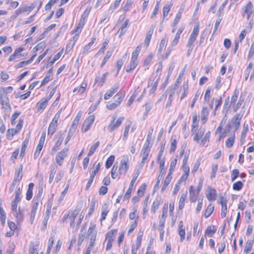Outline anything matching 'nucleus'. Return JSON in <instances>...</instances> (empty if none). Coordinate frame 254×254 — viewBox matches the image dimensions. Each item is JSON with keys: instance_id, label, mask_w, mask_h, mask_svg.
<instances>
[{"instance_id": "obj_61", "label": "nucleus", "mask_w": 254, "mask_h": 254, "mask_svg": "<svg viewBox=\"0 0 254 254\" xmlns=\"http://www.w3.org/2000/svg\"><path fill=\"white\" fill-rule=\"evenodd\" d=\"M211 90V88L210 87H207V88L206 90L204 97V99L205 101L208 102L209 100Z\"/></svg>"}, {"instance_id": "obj_10", "label": "nucleus", "mask_w": 254, "mask_h": 254, "mask_svg": "<svg viewBox=\"0 0 254 254\" xmlns=\"http://www.w3.org/2000/svg\"><path fill=\"white\" fill-rule=\"evenodd\" d=\"M22 170H23V166L22 165H20L18 170L15 171V177H14V180H13V181L12 184V186L9 189L10 191H12L13 188H14V186L15 185V183L16 182H19V181L21 179L22 176Z\"/></svg>"}, {"instance_id": "obj_17", "label": "nucleus", "mask_w": 254, "mask_h": 254, "mask_svg": "<svg viewBox=\"0 0 254 254\" xmlns=\"http://www.w3.org/2000/svg\"><path fill=\"white\" fill-rule=\"evenodd\" d=\"M35 7V6L34 4H31L29 6L25 5L22 7H20L18 8V9L20 10L21 14L26 12L28 14L34 9Z\"/></svg>"}, {"instance_id": "obj_2", "label": "nucleus", "mask_w": 254, "mask_h": 254, "mask_svg": "<svg viewBox=\"0 0 254 254\" xmlns=\"http://www.w3.org/2000/svg\"><path fill=\"white\" fill-rule=\"evenodd\" d=\"M95 229L96 225L93 223H91L87 230L86 236L89 241L95 242L97 236V231Z\"/></svg>"}, {"instance_id": "obj_45", "label": "nucleus", "mask_w": 254, "mask_h": 254, "mask_svg": "<svg viewBox=\"0 0 254 254\" xmlns=\"http://www.w3.org/2000/svg\"><path fill=\"white\" fill-rule=\"evenodd\" d=\"M210 136V131H208L205 134L204 137L202 138V140H201V141L200 142V145L201 146H203L206 143V142L209 141Z\"/></svg>"}, {"instance_id": "obj_62", "label": "nucleus", "mask_w": 254, "mask_h": 254, "mask_svg": "<svg viewBox=\"0 0 254 254\" xmlns=\"http://www.w3.org/2000/svg\"><path fill=\"white\" fill-rule=\"evenodd\" d=\"M132 189H133V187H131L130 186L129 187V188L127 190L124 195V199L127 200L130 197L131 193L132 191Z\"/></svg>"}, {"instance_id": "obj_59", "label": "nucleus", "mask_w": 254, "mask_h": 254, "mask_svg": "<svg viewBox=\"0 0 254 254\" xmlns=\"http://www.w3.org/2000/svg\"><path fill=\"white\" fill-rule=\"evenodd\" d=\"M239 171L238 169H234L232 171L231 174V181L233 182L239 176Z\"/></svg>"}, {"instance_id": "obj_46", "label": "nucleus", "mask_w": 254, "mask_h": 254, "mask_svg": "<svg viewBox=\"0 0 254 254\" xmlns=\"http://www.w3.org/2000/svg\"><path fill=\"white\" fill-rule=\"evenodd\" d=\"M183 167L184 174L181 177L180 179L181 180L182 179H186L188 178L189 174V172H190V167L186 165V166H183Z\"/></svg>"}, {"instance_id": "obj_47", "label": "nucleus", "mask_w": 254, "mask_h": 254, "mask_svg": "<svg viewBox=\"0 0 254 254\" xmlns=\"http://www.w3.org/2000/svg\"><path fill=\"white\" fill-rule=\"evenodd\" d=\"M181 16H182V13L181 12H179L176 14L175 18L172 24V27L176 26L177 24L180 21Z\"/></svg>"}, {"instance_id": "obj_53", "label": "nucleus", "mask_w": 254, "mask_h": 254, "mask_svg": "<svg viewBox=\"0 0 254 254\" xmlns=\"http://www.w3.org/2000/svg\"><path fill=\"white\" fill-rule=\"evenodd\" d=\"M243 184L242 182L238 181L233 185V189L235 190H240L243 188Z\"/></svg>"}, {"instance_id": "obj_44", "label": "nucleus", "mask_w": 254, "mask_h": 254, "mask_svg": "<svg viewBox=\"0 0 254 254\" xmlns=\"http://www.w3.org/2000/svg\"><path fill=\"white\" fill-rule=\"evenodd\" d=\"M6 3L9 4L8 7L9 10L14 9L19 5V2L17 1H7Z\"/></svg>"}, {"instance_id": "obj_39", "label": "nucleus", "mask_w": 254, "mask_h": 254, "mask_svg": "<svg viewBox=\"0 0 254 254\" xmlns=\"http://www.w3.org/2000/svg\"><path fill=\"white\" fill-rule=\"evenodd\" d=\"M18 132L15 128L8 129L7 131V138L11 140L14 134H17Z\"/></svg>"}, {"instance_id": "obj_5", "label": "nucleus", "mask_w": 254, "mask_h": 254, "mask_svg": "<svg viewBox=\"0 0 254 254\" xmlns=\"http://www.w3.org/2000/svg\"><path fill=\"white\" fill-rule=\"evenodd\" d=\"M199 33V26L195 25L194 26L192 33L190 36L189 40L187 42L186 46H192L195 41Z\"/></svg>"}, {"instance_id": "obj_11", "label": "nucleus", "mask_w": 254, "mask_h": 254, "mask_svg": "<svg viewBox=\"0 0 254 254\" xmlns=\"http://www.w3.org/2000/svg\"><path fill=\"white\" fill-rule=\"evenodd\" d=\"M81 115H82L81 112L80 111L77 113L76 117L74 119V120L72 122V123L70 127V128L69 129V133H72L75 131L77 126H78V125L79 124V122L80 119L81 117Z\"/></svg>"}, {"instance_id": "obj_35", "label": "nucleus", "mask_w": 254, "mask_h": 254, "mask_svg": "<svg viewBox=\"0 0 254 254\" xmlns=\"http://www.w3.org/2000/svg\"><path fill=\"white\" fill-rule=\"evenodd\" d=\"M235 141V133L234 132V134L233 136L229 137L228 139L226 141L225 145L226 147L230 148L232 147Z\"/></svg>"}, {"instance_id": "obj_15", "label": "nucleus", "mask_w": 254, "mask_h": 254, "mask_svg": "<svg viewBox=\"0 0 254 254\" xmlns=\"http://www.w3.org/2000/svg\"><path fill=\"white\" fill-rule=\"evenodd\" d=\"M178 233L180 236V241L182 242L185 240L186 235L185 229L184 228L182 221H181L178 225Z\"/></svg>"}, {"instance_id": "obj_58", "label": "nucleus", "mask_w": 254, "mask_h": 254, "mask_svg": "<svg viewBox=\"0 0 254 254\" xmlns=\"http://www.w3.org/2000/svg\"><path fill=\"white\" fill-rule=\"evenodd\" d=\"M100 101V99H98L95 104L91 105L90 108H89V114H90L93 112L97 108Z\"/></svg>"}, {"instance_id": "obj_1", "label": "nucleus", "mask_w": 254, "mask_h": 254, "mask_svg": "<svg viewBox=\"0 0 254 254\" xmlns=\"http://www.w3.org/2000/svg\"><path fill=\"white\" fill-rule=\"evenodd\" d=\"M80 212V209L79 207H76L74 210L70 212L68 214V218L70 220V226H72L75 217L78 215V219L77 222V225L78 226L80 224L82 220L83 219L84 214L82 212Z\"/></svg>"}, {"instance_id": "obj_20", "label": "nucleus", "mask_w": 254, "mask_h": 254, "mask_svg": "<svg viewBox=\"0 0 254 254\" xmlns=\"http://www.w3.org/2000/svg\"><path fill=\"white\" fill-rule=\"evenodd\" d=\"M205 132V128L200 127L197 133H196L193 138V140L198 142L202 138Z\"/></svg>"}, {"instance_id": "obj_7", "label": "nucleus", "mask_w": 254, "mask_h": 254, "mask_svg": "<svg viewBox=\"0 0 254 254\" xmlns=\"http://www.w3.org/2000/svg\"><path fill=\"white\" fill-rule=\"evenodd\" d=\"M125 96V93L124 91L119 92L115 95L113 98V102L112 103V109L115 108L118 106L123 100Z\"/></svg>"}, {"instance_id": "obj_40", "label": "nucleus", "mask_w": 254, "mask_h": 254, "mask_svg": "<svg viewBox=\"0 0 254 254\" xmlns=\"http://www.w3.org/2000/svg\"><path fill=\"white\" fill-rule=\"evenodd\" d=\"M172 179V177H169V176H166L165 180L163 181V185L161 188V191L163 192L168 187V185L170 184Z\"/></svg>"}, {"instance_id": "obj_41", "label": "nucleus", "mask_w": 254, "mask_h": 254, "mask_svg": "<svg viewBox=\"0 0 254 254\" xmlns=\"http://www.w3.org/2000/svg\"><path fill=\"white\" fill-rule=\"evenodd\" d=\"M150 151H141V154L142 156V160L141 164H143L144 162L147 160Z\"/></svg>"}, {"instance_id": "obj_22", "label": "nucleus", "mask_w": 254, "mask_h": 254, "mask_svg": "<svg viewBox=\"0 0 254 254\" xmlns=\"http://www.w3.org/2000/svg\"><path fill=\"white\" fill-rule=\"evenodd\" d=\"M34 188V184L31 183L29 184L28 188L26 192V199L28 200H30L33 196V189Z\"/></svg>"}, {"instance_id": "obj_12", "label": "nucleus", "mask_w": 254, "mask_h": 254, "mask_svg": "<svg viewBox=\"0 0 254 254\" xmlns=\"http://www.w3.org/2000/svg\"><path fill=\"white\" fill-rule=\"evenodd\" d=\"M206 198L209 201H214L217 196L216 190L211 188H208L207 192L205 194Z\"/></svg>"}, {"instance_id": "obj_38", "label": "nucleus", "mask_w": 254, "mask_h": 254, "mask_svg": "<svg viewBox=\"0 0 254 254\" xmlns=\"http://www.w3.org/2000/svg\"><path fill=\"white\" fill-rule=\"evenodd\" d=\"M159 163V169H160V173L159 176L162 178L164 172V164H165V160L162 159L161 160L159 161L158 162Z\"/></svg>"}, {"instance_id": "obj_54", "label": "nucleus", "mask_w": 254, "mask_h": 254, "mask_svg": "<svg viewBox=\"0 0 254 254\" xmlns=\"http://www.w3.org/2000/svg\"><path fill=\"white\" fill-rule=\"evenodd\" d=\"M182 183V180L181 179L177 182V183L176 184L174 190L173 191V194L174 195L176 194L179 191L180 189V185Z\"/></svg>"}, {"instance_id": "obj_16", "label": "nucleus", "mask_w": 254, "mask_h": 254, "mask_svg": "<svg viewBox=\"0 0 254 254\" xmlns=\"http://www.w3.org/2000/svg\"><path fill=\"white\" fill-rule=\"evenodd\" d=\"M21 195V190L20 188H18L15 193L14 198L11 201V206H17L18 202L20 201Z\"/></svg>"}, {"instance_id": "obj_4", "label": "nucleus", "mask_w": 254, "mask_h": 254, "mask_svg": "<svg viewBox=\"0 0 254 254\" xmlns=\"http://www.w3.org/2000/svg\"><path fill=\"white\" fill-rule=\"evenodd\" d=\"M40 242L38 241H32L29 244L28 254H43V252L39 253Z\"/></svg>"}, {"instance_id": "obj_55", "label": "nucleus", "mask_w": 254, "mask_h": 254, "mask_svg": "<svg viewBox=\"0 0 254 254\" xmlns=\"http://www.w3.org/2000/svg\"><path fill=\"white\" fill-rule=\"evenodd\" d=\"M218 164H213L212 166V171L210 178L211 179L214 178L216 176V174L218 169Z\"/></svg>"}, {"instance_id": "obj_32", "label": "nucleus", "mask_w": 254, "mask_h": 254, "mask_svg": "<svg viewBox=\"0 0 254 254\" xmlns=\"http://www.w3.org/2000/svg\"><path fill=\"white\" fill-rule=\"evenodd\" d=\"M176 87L177 83H175L173 87L170 88H168L166 90L165 94H168L169 95V98H170V99H171V98H172V96L174 95L175 92Z\"/></svg>"}, {"instance_id": "obj_36", "label": "nucleus", "mask_w": 254, "mask_h": 254, "mask_svg": "<svg viewBox=\"0 0 254 254\" xmlns=\"http://www.w3.org/2000/svg\"><path fill=\"white\" fill-rule=\"evenodd\" d=\"M124 119V117H119L114 124L112 125V130L117 129L121 125Z\"/></svg>"}, {"instance_id": "obj_24", "label": "nucleus", "mask_w": 254, "mask_h": 254, "mask_svg": "<svg viewBox=\"0 0 254 254\" xmlns=\"http://www.w3.org/2000/svg\"><path fill=\"white\" fill-rule=\"evenodd\" d=\"M216 231L217 228L215 226H208L205 231V233L209 237H211L215 233Z\"/></svg>"}, {"instance_id": "obj_26", "label": "nucleus", "mask_w": 254, "mask_h": 254, "mask_svg": "<svg viewBox=\"0 0 254 254\" xmlns=\"http://www.w3.org/2000/svg\"><path fill=\"white\" fill-rule=\"evenodd\" d=\"M208 113L207 107L202 108L201 112V120L203 124L205 123L207 121Z\"/></svg>"}, {"instance_id": "obj_18", "label": "nucleus", "mask_w": 254, "mask_h": 254, "mask_svg": "<svg viewBox=\"0 0 254 254\" xmlns=\"http://www.w3.org/2000/svg\"><path fill=\"white\" fill-rule=\"evenodd\" d=\"M106 240L107 241V244L105 254H111V252L110 250L111 248V233L110 232L106 234Z\"/></svg>"}, {"instance_id": "obj_6", "label": "nucleus", "mask_w": 254, "mask_h": 254, "mask_svg": "<svg viewBox=\"0 0 254 254\" xmlns=\"http://www.w3.org/2000/svg\"><path fill=\"white\" fill-rule=\"evenodd\" d=\"M68 151V149L64 148L57 153L55 160L59 166H61L63 164L64 159L67 156Z\"/></svg>"}, {"instance_id": "obj_29", "label": "nucleus", "mask_w": 254, "mask_h": 254, "mask_svg": "<svg viewBox=\"0 0 254 254\" xmlns=\"http://www.w3.org/2000/svg\"><path fill=\"white\" fill-rule=\"evenodd\" d=\"M228 199L225 193H221L219 196L218 202L221 206H227Z\"/></svg>"}, {"instance_id": "obj_25", "label": "nucleus", "mask_w": 254, "mask_h": 254, "mask_svg": "<svg viewBox=\"0 0 254 254\" xmlns=\"http://www.w3.org/2000/svg\"><path fill=\"white\" fill-rule=\"evenodd\" d=\"M13 88L11 86L1 87L0 88V96H7V94L12 92Z\"/></svg>"}, {"instance_id": "obj_60", "label": "nucleus", "mask_w": 254, "mask_h": 254, "mask_svg": "<svg viewBox=\"0 0 254 254\" xmlns=\"http://www.w3.org/2000/svg\"><path fill=\"white\" fill-rule=\"evenodd\" d=\"M176 145H177V140L176 139L173 140L170 144V153H173L175 151L176 148Z\"/></svg>"}, {"instance_id": "obj_30", "label": "nucleus", "mask_w": 254, "mask_h": 254, "mask_svg": "<svg viewBox=\"0 0 254 254\" xmlns=\"http://www.w3.org/2000/svg\"><path fill=\"white\" fill-rule=\"evenodd\" d=\"M63 142V138H59L58 140L56 141L54 146L51 149V154H54L59 149L60 146H61L62 143Z\"/></svg>"}, {"instance_id": "obj_19", "label": "nucleus", "mask_w": 254, "mask_h": 254, "mask_svg": "<svg viewBox=\"0 0 254 254\" xmlns=\"http://www.w3.org/2000/svg\"><path fill=\"white\" fill-rule=\"evenodd\" d=\"M245 13L247 14V19H249L253 13V4L251 1L245 6Z\"/></svg>"}, {"instance_id": "obj_14", "label": "nucleus", "mask_w": 254, "mask_h": 254, "mask_svg": "<svg viewBox=\"0 0 254 254\" xmlns=\"http://www.w3.org/2000/svg\"><path fill=\"white\" fill-rule=\"evenodd\" d=\"M189 198L190 201L191 202L195 201L199 193V190H195L193 189L192 186H190L189 190Z\"/></svg>"}, {"instance_id": "obj_27", "label": "nucleus", "mask_w": 254, "mask_h": 254, "mask_svg": "<svg viewBox=\"0 0 254 254\" xmlns=\"http://www.w3.org/2000/svg\"><path fill=\"white\" fill-rule=\"evenodd\" d=\"M137 61H134L133 60H130V63L128 65H127L126 68V71L127 72H129L133 70L137 66Z\"/></svg>"}, {"instance_id": "obj_8", "label": "nucleus", "mask_w": 254, "mask_h": 254, "mask_svg": "<svg viewBox=\"0 0 254 254\" xmlns=\"http://www.w3.org/2000/svg\"><path fill=\"white\" fill-rule=\"evenodd\" d=\"M94 120L95 116L94 115L90 116L86 118L82 125V130L83 132H86L91 127Z\"/></svg>"}, {"instance_id": "obj_51", "label": "nucleus", "mask_w": 254, "mask_h": 254, "mask_svg": "<svg viewBox=\"0 0 254 254\" xmlns=\"http://www.w3.org/2000/svg\"><path fill=\"white\" fill-rule=\"evenodd\" d=\"M254 243V241H248L246 244L244 249V252L246 253H248L252 250L253 244Z\"/></svg>"}, {"instance_id": "obj_57", "label": "nucleus", "mask_w": 254, "mask_h": 254, "mask_svg": "<svg viewBox=\"0 0 254 254\" xmlns=\"http://www.w3.org/2000/svg\"><path fill=\"white\" fill-rule=\"evenodd\" d=\"M249 129V126L248 124L244 123L243 125V130L241 132V136H243V137H246V135L247 132Z\"/></svg>"}, {"instance_id": "obj_23", "label": "nucleus", "mask_w": 254, "mask_h": 254, "mask_svg": "<svg viewBox=\"0 0 254 254\" xmlns=\"http://www.w3.org/2000/svg\"><path fill=\"white\" fill-rule=\"evenodd\" d=\"M78 37L76 35L73 37L72 40H71L68 44L66 45L65 48V53H67L69 51H70L72 48L73 47Z\"/></svg>"}, {"instance_id": "obj_50", "label": "nucleus", "mask_w": 254, "mask_h": 254, "mask_svg": "<svg viewBox=\"0 0 254 254\" xmlns=\"http://www.w3.org/2000/svg\"><path fill=\"white\" fill-rule=\"evenodd\" d=\"M239 92L235 91L233 95L231 98V100L230 102V106H234L235 105L236 101L238 99Z\"/></svg>"}, {"instance_id": "obj_42", "label": "nucleus", "mask_w": 254, "mask_h": 254, "mask_svg": "<svg viewBox=\"0 0 254 254\" xmlns=\"http://www.w3.org/2000/svg\"><path fill=\"white\" fill-rule=\"evenodd\" d=\"M127 170V165L126 162H122L119 167V171L121 174H125Z\"/></svg>"}, {"instance_id": "obj_52", "label": "nucleus", "mask_w": 254, "mask_h": 254, "mask_svg": "<svg viewBox=\"0 0 254 254\" xmlns=\"http://www.w3.org/2000/svg\"><path fill=\"white\" fill-rule=\"evenodd\" d=\"M28 140H27V139H25L23 142L21 150V152H20V156L21 157H23L25 151L26 150V148L27 145H28Z\"/></svg>"}, {"instance_id": "obj_21", "label": "nucleus", "mask_w": 254, "mask_h": 254, "mask_svg": "<svg viewBox=\"0 0 254 254\" xmlns=\"http://www.w3.org/2000/svg\"><path fill=\"white\" fill-rule=\"evenodd\" d=\"M0 102L3 107L5 109L10 108L9 100L7 96H0Z\"/></svg>"}, {"instance_id": "obj_13", "label": "nucleus", "mask_w": 254, "mask_h": 254, "mask_svg": "<svg viewBox=\"0 0 254 254\" xmlns=\"http://www.w3.org/2000/svg\"><path fill=\"white\" fill-rule=\"evenodd\" d=\"M12 213L18 221H21L23 217V209L21 207H13Z\"/></svg>"}, {"instance_id": "obj_31", "label": "nucleus", "mask_w": 254, "mask_h": 254, "mask_svg": "<svg viewBox=\"0 0 254 254\" xmlns=\"http://www.w3.org/2000/svg\"><path fill=\"white\" fill-rule=\"evenodd\" d=\"M85 229L84 227H82L80 230V233L79 234L78 239L77 240V244L78 245H80L84 240L85 237Z\"/></svg>"}, {"instance_id": "obj_3", "label": "nucleus", "mask_w": 254, "mask_h": 254, "mask_svg": "<svg viewBox=\"0 0 254 254\" xmlns=\"http://www.w3.org/2000/svg\"><path fill=\"white\" fill-rule=\"evenodd\" d=\"M243 117V114H236L231 119L229 124L234 126V132L235 133L239 129L240 126V122Z\"/></svg>"}, {"instance_id": "obj_37", "label": "nucleus", "mask_w": 254, "mask_h": 254, "mask_svg": "<svg viewBox=\"0 0 254 254\" xmlns=\"http://www.w3.org/2000/svg\"><path fill=\"white\" fill-rule=\"evenodd\" d=\"M172 6L171 4H166L163 8V18H164L168 14Z\"/></svg>"}, {"instance_id": "obj_64", "label": "nucleus", "mask_w": 254, "mask_h": 254, "mask_svg": "<svg viewBox=\"0 0 254 254\" xmlns=\"http://www.w3.org/2000/svg\"><path fill=\"white\" fill-rule=\"evenodd\" d=\"M214 210V207H207L204 213V217L207 218L210 216Z\"/></svg>"}, {"instance_id": "obj_63", "label": "nucleus", "mask_w": 254, "mask_h": 254, "mask_svg": "<svg viewBox=\"0 0 254 254\" xmlns=\"http://www.w3.org/2000/svg\"><path fill=\"white\" fill-rule=\"evenodd\" d=\"M95 242L89 241V245L85 251V254H90L92 252V248L94 246Z\"/></svg>"}, {"instance_id": "obj_33", "label": "nucleus", "mask_w": 254, "mask_h": 254, "mask_svg": "<svg viewBox=\"0 0 254 254\" xmlns=\"http://www.w3.org/2000/svg\"><path fill=\"white\" fill-rule=\"evenodd\" d=\"M57 126L58 124H55L54 122H51L48 130V135H52L55 132Z\"/></svg>"}, {"instance_id": "obj_9", "label": "nucleus", "mask_w": 254, "mask_h": 254, "mask_svg": "<svg viewBox=\"0 0 254 254\" xmlns=\"http://www.w3.org/2000/svg\"><path fill=\"white\" fill-rule=\"evenodd\" d=\"M145 189L146 185L145 184H142L139 188L137 191V196H135L132 198V201L134 204L138 202L140 198L144 195Z\"/></svg>"}, {"instance_id": "obj_48", "label": "nucleus", "mask_w": 254, "mask_h": 254, "mask_svg": "<svg viewBox=\"0 0 254 254\" xmlns=\"http://www.w3.org/2000/svg\"><path fill=\"white\" fill-rule=\"evenodd\" d=\"M128 19H126L122 24L121 27L120 28L118 32V33H120V35L124 33V29L127 28L128 25Z\"/></svg>"}, {"instance_id": "obj_28", "label": "nucleus", "mask_w": 254, "mask_h": 254, "mask_svg": "<svg viewBox=\"0 0 254 254\" xmlns=\"http://www.w3.org/2000/svg\"><path fill=\"white\" fill-rule=\"evenodd\" d=\"M48 101L47 99L44 98L43 100L39 102L37 104V111L39 112L42 110H44L47 106Z\"/></svg>"}, {"instance_id": "obj_49", "label": "nucleus", "mask_w": 254, "mask_h": 254, "mask_svg": "<svg viewBox=\"0 0 254 254\" xmlns=\"http://www.w3.org/2000/svg\"><path fill=\"white\" fill-rule=\"evenodd\" d=\"M187 196V192L186 191L185 193L182 194L180 199H179V206H184L185 205V199Z\"/></svg>"}, {"instance_id": "obj_43", "label": "nucleus", "mask_w": 254, "mask_h": 254, "mask_svg": "<svg viewBox=\"0 0 254 254\" xmlns=\"http://www.w3.org/2000/svg\"><path fill=\"white\" fill-rule=\"evenodd\" d=\"M99 145V141L96 142L95 144L92 145L89 149V151L88 153V156L92 155L94 153V152L96 151L97 148L98 147Z\"/></svg>"}, {"instance_id": "obj_34", "label": "nucleus", "mask_w": 254, "mask_h": 254, "mask_svg": "<svg viewBox=\"0 0 254 254\" xmlns=\"http://www.w3.org/2000/svg\"><path fill=\"white\" fill-rule=\"evenodd\" d=\"M131 125H132V122H130V121L128 122L125 125V129H124V134H123V140L126 139V137H127L128 131H129V129L131 127Z\"/></svg>"}, {"instance_id": "obj_56", "label": "nucleus", "mask_w": 254, "mask_h": 254, "mask_svg": "<svg viewBox=\"0 0 254 254\" xmlns=\"http://www.w3.org/2000/svg\"><path fill=\"white\" fill-rule=\"evenodd\" d=\"M139 170H136V171L134 173V174L133 175V178H132V180H131V181L130 182L129 186H130L131 187H133V185H134L135 182L136 181L137 177L139 176Z\"/></svg>"}]
</instances>
